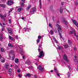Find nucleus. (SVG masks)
I'll return each mask as SVG.
<instances>
[{"label":"nucleus","mask_w":78,"mask_h":78,"mask_svg":"<svg viewBox=\"0 0 78 78\" xmlns=\"http://www.w3.org/2000/svg\"><path fill=\"white\" fill-rule=\"evenodd\" d=\"M12 60H14V57H12Z\"/></svg>","instance_id":"obj_50"},{"label":"nucleus","mask_w":78,"mask_h":78,"mask_svg":"<svg viewBox=\"0 0 78 78\" xmlns=\"http://www.w3.org/2000/svg\"><path fill=\"white\" fill-rule=\"evenodd\" d=\"M0 17H1V19H4L5 17H6V14H5L3 16L2 14L0 13Z\"/></svg>","instance_id":"obj_11"},{"label":"nucleus","mask_w":78,"mask_h":78,"mask_svg":"<svg viewBox=\"0 0 78 78\" xmlns=\"http://www.w3.org/2000/svg\"><path fill=\"white\" fill-rule=\"evenodd\" d=\"M2 58V56H1V55L0 54V58Z\"/></svg>","instance_id":"obj_62"},{"label":"nucleus","mask_w":78,"mask_h":78,"mask_svg":"<svg viewBox=\"0 0 78 78\" xmlns=\"http://www.w3.org/2000/svg\"><path fill=\"white\" fill-rule=\"evenodd\" d=\"M1 61L2 62H5V58H2L1 59Z\"/></svg>","instance_id":"obj_22"},{"label":"nucleus","mask_w":78,"mask_h":78,"mask_svg":"<svg viewBox=\"0 0 78 78\" xmlns=\"http://www.w3.org/2000/svg\"><path fill=\"white\" fill-rule=\"evenodd\" d=\"M68 44L69 45H72V41H70V40H68Z\"/></svg>","instance_id":"obj_18"},{"label":"nucleus","mask_w":78,"mask_h":78,"mask_svg":"<svg viewBox=\"0 0 78 78\" xmlns=\"http://www.w3.org/2000/svg\"><path fill=\"white\" fill-rule=\"evenodd\" d=\"M65 47V48H68V44H65L63 45Z\"/></svg>","instance_id":"obj_24"},{"label":"nucleus","mask_w":78,"mask_h":78,"mask_svg":"<svg viewBox=\"0 0 78 78\" xmlns=\"http://www.w3.org/2000/svg\"><path fill=\"white\" fill-rule=\"evenodd\" d=\"M68 67L69 70L70 71V70H72V68L71 67H70V66L68 65Z\"/></svg>","instance_id":"obj_31"},{"label":"nucleus","mask_w":78,"mask_h":78,"mask_svg":"<svg viewBox=\"0 0 78 78\" xmlns=\"http://www.w3.org/2000/svg\"><path fill=\"white\" fill-rule=\"evenodd\" d=\"M75 58L76 59V56H75Z\"/></svg>","instance_id":"obj_61"},{"label":"nucleus","mask_w":78,"mask_h":78,"mask_svg":"<svg viewBox=\"0 0 78 78\" xmlns=\"http://www.w3.org/2000/svg\"><path fill=\"white\" fill-rule=\"evenodd\" d=\"M38 69H39V70L41 72H43L44 71V67H42V65H39V66L37 67Z\"/></svg>","instance_id":"obj_5"},{"label":"nucleus","mask_w":78,"mask_h":78,"mask_svg":"<svg viewBox=\"0 0 78 78\" xmlns=\"http://www.w3.org/2000/svg\"><path fill=\"white\" fill-rule=\"evenodd\" d=\"M13 53H14V51H13L12 50L10 51L9 55V57L8 58V59L9 60L11 59V55Z\"/></svg>","instance_id":"obj_8"},{"label":"nucleus","mask_w":78,"mask_h":78,"mask_svg":"<svg viewBox=\"0 0 78 78\" xmlns=\"http://www.w3.org/2000/svg\"><path fill=\"white\" fill-rule=\"evenodd\" d=\"M12 69L10 68L9 69L8 72L9 73H11V72H12Z\"/></svg>","instance_id":"obj_30"},{"label":"nucleus","mask_w":78,"mask_h":78,"mask_svg":"<svg viewBox=\"0 0 78 78\" xmlns=\"http://www.w3.org/2000/svg\"><path fill=\"white\" fill-rule=\"evenodd\" d=\"M26 64H29V65H32V63H31V62L30 61H27L26 62Z\"/></svg>","instance_id":"obj_20"},{"label":"nucleus","mask_w":78,"mask_h":78,"mask_svg":"<svg viewBox=\"0 0 78 78\" xmlns=\"http://www.w3.org/2000/svg\"><path fill=\"white\" fill-rule=\"evenodd\" d=\"M12 3H13V2L11 1H9L7 2V4L8 5H9V6H11V5H12Z\"/></svg>","instance_id":"obj_10"},{"label":"nucleus","mask_w":78,"mask_h":78,"mask_svg":"<svg viewBox=\"0 0 78 78\" xmlns=\"http://www.w3.org/2000/svg\"><path fill=\"white\" fill-rule=\"evenodd\" d=\"M61 4H62V5H63V4H64V2H62Z\"/></svg>","instance_id":"obj_59"},{"label":"nucleus","mask_w":78,"mask_h":78,"mask_svg":"<svg viewBox=\"0 0 78 78\" xmlns=\"http://www.w3.org/2000/svg\"><path fill=\"white\" fill-rule=\"evenodd\" d=\"M54 18H55V17L54 16H53L52 17V19L53 20H54Z\"/></svg>","instance_id":"obj_57"},{"label":"nucleus","mask_w":78,"mask_h":78,"mask_svg":"<svg viewBox=\"0 0 78 78\" xmlns=\"http://www.w3.org/2000/svg\"><path fill=\"white\" fill-rule=\"evenodd\" d=\"M9 39H10V40H11V41H14L15 40V38H14L12 37L10 35L9 36Z\"/></svg>","instance_id":"obj_17"},{"label":"nucleus","mask_w":78,"mask_h":78,"mask_svg":"<svg viewBox=\"0 0 78 78\" xmlns=\"http://www.w3.org/2000/svg\"><path fill=\"white\" fill-rule=\"evenodd\" d=\"M0 6H1V7H2L3 8H5L6 6L3 4H2L0 5Z\"/></svg>","instance_id":"obj_32"},{"label":"nucleus","mask_w":78,"mask_h":78,"mask_svg":"<svg viewBox=\"0 0 78 78\" xmlns=\"http://www.w3.org/2000/svg\"><path fill=\"white\" fill-rule=\"evenodd\" d=\"M58 47L56 48L57 50L58 49V50H61V49H63V48L62 47L60 46L59 45H57Z\"/></svg>","instance_id":"obj_16"},{"label":"nucleus","mask_w":78,"mask_h":78,"mask_svg":"<svg viewBox=\"0 0 78 78\" xmlns=\"http://www.w3.org/2000/svg\"><path fill=\"white\" fill-rule=\"evenodd\" d=\"M54 32H55V33H58V31H57V30H56V29H55L54 30Z\"/></svg>","instance_id":"obj_45"},{"label":"nucleus","mask_w":78,"mask_h":78,"mask_svg":"<svg viewBox=\"0 0 78 78\" xmlns=\"http://www.w3.org/2000/svg\"><path fill=\"white\" fill-rule=\"evenodd\" d=\"M8 46L9 47L12 48L13 47V45H12L11 43H9L8 44Z\"/></svg>","instance_id":"obj_27"},{"label":"nucleus","mask_w":78,"mask_h":78,"mask_svg":"<svg viewBox=\"0 0 78 78\" xmlns=\"http://www.w3.org/2000/svg\"><path fill=\"white\" fill-rule=\"evenodd\" d=\"M18 77H19V78H20L22 76L21 75V74H19L18 75Z\"/></svg>","instance_id":"obj_43"},{"label":"nucleus","mask_w":78,"mask_h":78,"mask_svg":"<svg viewBox=\"0 0 78 78\" xmlns=\"http://www.w3.org/2000/svg\"><path fill=\"white\" fill-rule=\"evenodd\" d=\"M25 3V0H21V2H20L21 3V5L22 6H24V3Z\"/></svg>","instance_id":"obj_12"},{"label":"nucleus","mask_w":78,"mask_h":78,"mask_svg":"<svg viewBox=\"0 0 78 78\" xmlns=\"http://www.w3.org/2000/svg\"><path fill=\"white\" fill-rule=\"evenodd\" d=\"M75 4V5H78V1L76 2Z\"/></svg>","instance_id":"obj_47"},{"label":"nucleus","mask_w":78,"mask_h":78,"mask_svg":"<svg viewBox=\"0 0 78 78\" xmlns=\"http://www.w3.org/2000/svg\"><path fill=\"white\" fill-rule=\"evenodd\" d=\"M27 76L29 77L31 75L30 73H27V75L25 76Z\"/></svg>","instance_id":"obj_33"},{"label":"nucleus","mask_w":78,"mask_h":78,"mask_svg":"<svg viewBox=\"0 0 78 78\" xmlns=\"http://www.w3.org/2000/svg\"><path fill=\"white\" fill-rule=\"evenodd\" d=\"M25 3V0H21V2H20L21 3V5L22 6H24V3Z\"/></svg>","instance_id":"obj_13"},{"label":"nucleus","mask_w":78,"mask_h":78,"mask_svg":"<svg viewBox=\"0 0 78 78\" xmlns=\"http://www.w3.org/2000/svg\"><path fill=\"white\" fill-rule=\"evenodd\" d=\"M11 19H9V23H11Z\"/></svg>","instance_id":"obj_52"},{"label":"nucleus","mask_w":78,"mask_h":78,"mask_svg":"<svg viewBox=\"0 0 78 78\" xmlns=\"http://www.w3.org/2000/svg\"><path fill=\"white\" fill-rule=\"evenodd\" d=\"M0 25H1V27H2V24L1 23H0Z\"/></svg>","instance_id":"obj_60"},{"label":"nucleus","mask_w":78,"mask_h":78,"mask_svg":"<svg viewBox=\"0 0 78 78\" xmlns=\"http://www.w3.org/2000/svg\"><path fill=\"white\" fill-rule=\"evenodd\" d=\"M38 39H41V35H39L38 37Z\"/></svg>","instance_id":"obj_38"},{"label":"nucleus","mask_w":78,"mask_h":78,"mask_svg":"<svg viewBox=\"0 0 78 78\" xmlns=\"http://www.w3.org/2000/svg\"><path fill=\"white\" fill-rule=\"evenodd\" d=\"M13 10V9H10V10L9 12V13H10V12H12V11Z\"/></svg>","instance_id":"obj_39"},{"label":"nucleus","mask_w":78,"mask_h":78,"mask_svg":"<svg viewBox=\"0 0 78 78\" xmlns=\"http://www.w3.org/2000/svg\"><path fill=\"white\" fill-rule=\"evenodd\" d=\"M29 69H30H30H33V66H29Z\"/></svg>","instance_id":"obj_41"},{"label":"nucleus","mask_w":78,"mask_h":78,"mask_svg":"<svg viewBox=\"0 0 78 78\" xmlns=\"http://www.w3.org/2000/svg\"><path fill=\"white\" fill-rule=\"evenodd\" d=\"M27 30L28 31H31V28H28V27H24L23 29V31H24V32H26L27 31Z\"/></svg>","instance_id":"obj_6"},{"label":"nucleus","mask_w":78,"mask_h":78,"mask_svg":"<svg viewBox=\"0 0 78 78\" xmlns=\"http://www.w3.org/2000/svg\"><path fill=\"white\" fill-rule=\"evenodd\" d=\"M21 19H22V20H24V18L23 17H22L21 18Z\"/></svg>","instance_id":"obj_56"},{"label":"nucleus","mask_w":78,"mask_h":78,"mask_svg":"<svg viewBox=\"0 0 78 78\" xmlns=\"http://www.w3.org/2000/svg\"><path fill=\"white\" fill-rule=\"evenodd\" d=\"M56 26L58 28V31L59 33V35L60 36V39L61 41L62 40H64V38L62 37V36L61 35V34L62 33V30L61 29V26L60 25H59L58 24H57L56 25Z\"/></svg>","instance_id":"obj_1"},{"label":"nucleus","mask_w":78,"mask_h":78,"mask_svg":"<svg viewBox=\"0 0 78 78\" xmlns=\"http://www.w3.org/2000/svg\"><path fill=\"white\" fill-rule=\"evenodd\" d=\"M3 25H5V23H3Z\"/></svg>","instance_id":"obj_63"},{"label":"nucleus","mask_w":78,"mask_h":78,"mask_svg":"<svg viewBox=\"0 0 78 78\" xmlns=\"http://www.w3.org/2000/svg\"><path fill=\"white\" fill-rule=\"evenodd\" d=\"M67 75L68 76V77H70V73H68L67 74Z\"/></svg>","instance_id":"obj_36"},{"label":"nucleus","mask_w":78,"mask_h":78,"mask_svg":"<svg viewBox=\"0 0 78 78\" xmlns=\"http://www.w3.org/2000/svg\"><path fill=\"white\" fill-rule=\"evenodd\" d=\"M39 42H40V40H39V39H38L37 40V43H39Z\"/></svg>","instance_id":"obj_44"},{"label":"nucleus","mask_w":78,"mask_h":78,"mask_svg":"<svg viewBox=\"0 0 78 78\" xmlns=\"http://www.w3.org/2000/svg\"><path fill=\"white\" fill-rule=\"evenodd\" d=\"M7 30L8 31V33H10L11 35V34H12V29L11 28H7Z\"/></svg>","instance_id":"obj_9"},{"label":"nucleus","mask_w":78,"mask_h":78,"mask_svg":"<svg viewBox=\"0 0 78 78\" xmlns=\"http://www.w3.org/2000/svg\"><path fill=\"white\" fill-rule=\"evenodd\" d=\"M61 20L64 23H65V24H68V22L67 21L65 20V19L64 18H62Z\"/></svg>","instance_id":"obj_14"},{"label":"nucleus","mask_w":78,"mask_h":78,"mask_svg":"<svg viewBox=\"0 0 78 78\" xmlns=\"http://www.w3.org/2000/svg\"><path fill=\"white\" fill-rule=\"evenodd\" d=\"M62 7H60V13H62L63 10Z\"/></svg>","instance_id":"obj_25"},{"label":"nucleus","mask_w":78,"mask_h":78,"mask_svg":"<svg viewBox=\"0 0 78 78\" xmlns=\"http://www.w3.org/2000/svg\"><path fill=\"white\" fill-rule=\"evenodd\" d=\"M50 34H51V35H53V33H54V31L53 30H51L50 31Z\"/></svg>","instance_id":"obj_29"},{"label":"nucleus","mask_w":78,"mask_h":78,"mask_svg":"<svg viewBox=\"0 0 78 78\" xmlns=\"http://www.w3.org/2000/svg\"><path fill=\"white\" fill-rule=\"evenodd\" d=\"M77 50V49H76V47L74 48V51H76V50Z\"/></svg>","instance_id":"obj_49"},{"label":"nucleus","mask_w":78,"mask_h":78,"mask_svg":"<svg viewBox=\"0 0 78 78\" xmlns=\"http://www.w3.org/2000/svg\"><path fill=\"white\" fill-rule=\"evenodd\" d=\"M36 12V7H34L32 9V10L30 11V13L31 14H33L35 12Z\"/></svg>","instance_id":"obj_3"},{"label":"nucleus","mask_w":78,"mask_h":78,"mask_svg":"<svg viewBox=\"0 0 78 78\" xmlns=\"http://www.w3.org/2000/svg\"><path fill=\"white\" fill-rule=\"evenodd\" d=\"M1 50L2 52H4L5 50L4 49H3V48H1Z\"/></svg>","instance_id":"obj_35"},{"label":"nucleus","mask_w":78,"mask_h":78,"mask_svg":"<svg viewBox=\"0 0 78 78\" xmlns=\"http://www.w3.org/2000/svg\"><path fill=\"white\" fill-rule=\"evenodd\" d=\"M2 31H4V27H3L2 28Z\"/></svg>","instance_id":"obj_53"},{"label":"nucleus","mask_w":78,"mask_h":78,"mask_svg":"<svg viewBox=\"0 0 78 78\" xmlns=\"http://www.w3.org/2000/svg\"><path fill=\"white\" fill-rule=\"evenodd\" d=\"M17 72L18 73H20V72H21V71L20 70V69H18L17 70Z\"/></svg>","instance_id":"obj_40"},{"label":"nucleus","mask_w":78,"mask_h":78,"mask_svg":"<svg viewBox=\"0 0 78 78\" xmlns=\"http://www.w3.org/2000/svg\"><path fill=\"white\" fill-rule=\"evenodd\" d=\"M40 8L41 9L42 8V3H41V0H39Z\"/></svg>","instance_id":"obj_21"},{"label":"nucleus","mask_w":78,"mask_h":78,"mask_svg":"<svg viewBox=\"0 0 78 78\" xmlns=\"http://www.w3.org/2000/svg\"><path fill=\"white\" fill-rule=\"evenodd\" d=\"M23 59H25V56H23Z\"/></svg>","instance_id":"obj_55"},{"label":"nucleus","mask_w":78,"mask_h":78,"mask_svg":"<svg viewBox=\"0 0 78 78\" xmlns=\"http://www.w3.org/2000/svg\"><path fill=\"white\" fill-rule=\"evenodd\" d=\"M75 61L76 62H78V60H76V59H75Z\"/></svg>","instance_id":"obj_51"},{"label":"nucleus","mask_w":78,"mask_h":78,"mask_svg":"<svg viewBox=\"0 0 78 78\" xmlns=\"http://www.w3.org/2000/svg\"><path fill=\"white\" fill-rule=\"evenodd\" d=\"M5 68L6 69H8L9 68V65L8 63H6L5 64Z\"/></svg>","instance_id":"obj_15"},{"label":"nucleus","mask_w":78,"mask_h":78,"mask_svg":"<svg viewBox=\"0 0 78 78\" xmlns=\"http://www.w3.org/2000/svg\"><path fill=\"white\" fill-rule=\"evenodd\" d=\"M49 26L51 28H52V27H53L52 24H50V23L49 24Z\"/></svg>","instance_id":"obj_42"},{"label":"nucleus","mask_w":78,"mask_h":78,"mask_svg":"<svg viewBox=\"0 0 78 78\" xmlns=\"http://www.w3.org/2000/svg\"><path fill=\"white\" fill-rule=\"evenodd\" d=\"M73 32L72 31H69V34H73Z\"/></svg>","instance_id":"obj_46"},{"label":"nucleus","mask_w":78,"mask_h":78,"mask_svg":"<svg viewBox=\"0 0 78 78\" xmlns=\"http://www.w3.org/2000/svg\"><path fill=\"white\" fill-rule=\"evenodd\" d=\"M41 45H39V47H38V51L39 52V51H40L41 50L40 49L41 48Z\"/></svg>","instance_id":"obj_34"},{"label":"nucleus","mask_w":78,"mask_h":78,"mask_svg":"<svg viewBox=\"0 0 78 78\" xmlns=\"http://www.w3.org/2000/svg\"><path fill=\"white\" fill-rule=\"evenodd\" d=\"M19 59L17 58H15V63H19Z\"/></svg>","instance_id":"obj_19"},{"label":"nucleus","mask_w":78,"mask_h":78,"mask_svg":"<svg viewBox=\"0 0 78 78\" xmlns=\"http://www.w3.org/2000/svg\"><path fill=\"white\" fill-rule=\"evenodd\" d=\"M53 72V70H51V72Z\"/></svg>","instance_id":"obj_58"},{"label":"nucleus","mask_w":78,"mask_h":78,"mask_svg":"<svg viewBox=\"0 0 78 78\" xmlns=\"http://www.w3.org/2000/svg\"><path fill=\"white\" fill-rule=\"evenodd\" d=\"M22 9H23L22 8L20 7L17 9V10H18V11L19 12H20V11H22Z\"/></svg>","instance_id":"obj_23"},{"label":"nucleus","mask_w":78,"mask_h":78,"mask_svg":"<svg viewBox=\"0 0 78 78\" xmlns=\"http://www.w3.org/2000/svg\"><path fill=\"white\" fill-rule=\"evenodd\" d=\"M54 71L55 72H56V68L54 69Z\"/></svg>","instance_id":"obj_54"},{"label":"nucleus","mask_w":78,"mask_h":78,"mask_svg":"<svg viewBox=\"0 0 78 78\" xmlns=\"http://www.w3.org/2000/svg\"><path fill=\"white\" fill-rule=\"evenodd\" d=\"M63 59H64L65 61H66V62H70V60L68 59L67 58V55L66 54H65L63 56Z\"/></svg>","instance_id":"obj_4"},{"label":"nucleus","mask_w":78,"mask_h":78,"mask_svg":"<svg viewBox=\"0 0 78 78\" xmlns=\"http://www.w3.org/2000/svg\"><path fill=\"white\" fill-rule=\"evenodd\" d=\"M17 48H19L20 52L21 55H23V53H25L24 51H23V49H22V48H23V46L21 45H18V46L17 47Z\"/></svg>","instance_id":"obj_2"},{"label":"nucleus","mask_w":78,"mask_h":78,"mask_svg":"<svg viewBox=\"0 0 78 78\" xmlns=\"http://www.w3.org/2000/svg\"><path fill=\"white\" fill-rule=\"evenodd\" d=\"M57 76H58V77H60V75L58 73H57Z\"/></svg>","instance_id":"obj_48"},{"label":"nucleus","mask_w":78,"mask_h":78,"mask_svg":"<svg viewBox=\"0 0 78 78\" xmlns=\"http://www.w3.org/2000/svg\"><path fill=\"white\" fill-rule=\"evenodd\" d=\"M30 7H31V5H29L26 9L27 10H29V9H30Z\"/></svg>","instance_id":"obj_26"},{"label":"nucleus","mask_w":78,"mask_h":78,"mask_svg":"<svg viewBox=\"0 0 78 78\" xmlns=\"http://www.w3.org/2000/svg\"><path fill=\"white\" fill-rule=\"evenodd\" d=\"M53 39L55 41L57 44H58V42L57 41V40L56 39V38L54 37H52Z\"/></svg>","instance_id":"obj_28"},{"label":"nucleus","mask_w":78,"mask_h":78,"mask_svg":"<svg viewBox=\"0 0 78 78\" xmlns=\"http://www.w3.org/2000/svg\"><path fill=\"white\" fill-rule=\"evenodd\" d=\"M2 1H3V2H5V0H2Z\"/></svg>","instance_id":"obj_64"},{"label":"nucleus","mask_w":78,"mask_h":78,"mask_svg":"<svg viewBox=\"0 0 78 78\" xmlns=\"http://www.w3.org/2000/svg\"><path fill=\"white\" fill-rule=\"evenodd\" d=\"M15 38L16 39H20V37H18V35L16 36Z\"/></svg>","instance_id":"obj_37"},{"label":"nucleus","mask_w":78,"mask_h":78,"mask_svg":"<svg viewBox=\"0 0 78 78\" xmlns=\"http://www.w3.org/2000/svg\"><path fill=\"white\" fill-rule=\"evenodd\" d=\"M39 54H40V55L38 56V58H40L44 56V52L43 51H41Z\"/></svg>","instance_id":"obj_7"}]
</instances>
